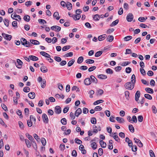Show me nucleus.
<instances>
[{"label":"nucleus","mask_w":157,"mask_h":157,"mask_svg":"<svg viewBox=\"0 0 157 157\" xmlns=\"http://www.w3.org/2000/svg\"><path fill=\"white\" fill-rule=\"evenodd\" d=\"M134 85H135L132 84L131 82H129L126 83L124 86L126 89L131 90L134 88Z\"/></svg>","instance_id":"1"},{"label":"nucleus","mask_w":157,"mask_h":157,"mask_svg":"<svg viewBox=\"0 0 157 157\" xmlns=\"http://www.w3.org/2000/svg\"><path fill=\"white\" fill-rule=\"evenodd\" d=\"M134 16L132 13H130L128 14L126 17V20L128 22H131L132 21Z\"/></svg>","instance_id":"2"},{"label":"nucleus","mask_w":157,"mask_h":157,"mask_svg":"<svg viewBox=\"0 0 157 157\" xmlns=\"http://www.w3.org/2000/svg\"><path fill=\"white\" fill-rule=\"evenodd\" d=\"M2 36L4 39L8 40H10L12 38V36L11 35L7 34L4 33H2Z\"/></svg>","instance_id":"3"},{"label":"nucleus","mask_w":157,"mask_h":157,"mask_svg":"<svg viewBox=\"0 0 157 157\" xmlns=\"http://www.w3.org/2000/svg\"><path fill=\"white\" fill-rule=\"evenodd\" d=\"M51 30L56 32H59L60 31L61 28L60 26L55 25L52 26L51 27Z\"/></svg>","instance_id":"4"},{"label":"nucleus","mask_w":157,"mask_h":157,"mask_svg":"<svg viewBox=\"0 0 157 157\" xmlns=\"http://www.w3.org/2000/svg\"><path fill=\"white\" fill-rule=\"evenodd\" d=\"M140 92L139 91H137L135 94V99L136 101L138 102V103H140V102H138L139 98L140 96Z\"/></svg>","instance_id":"5"},{"label":"nucleus","mask_w":157,"mask_h":157,"mask_svg":"<svg viewBox=\"0 0 157 157\" xmlns=\"http://www.w3.org/2000/svg\"><path fill=\"white\" fill-rule=\"evenodd\" d=\"M43 122L46 123H48V119L47 115L45 113L43 114L42 117Z\"/></svg>","instance_id":"6"},{"label":"nucleus","mask_w":157,"mask_h":157,"mask_svg":"<svg viewBox=\"0 0 157 157\" xmlns=\"http://www.w3.org/2000/svg\"><path fill=\"white\" fill-rule=\"evenodd\" d=\"M17 62L18 65L16 64V67L18 68H21L23 64L22 62L19 59H17Z\"/></svg>","instance_id":"7"},{"label":"nucleus","mask_w":157,"mask_h":157,"mask_svg":"<svg viewBox=\"0 0 157 157\" xmlns=\"http://www.w3.org/2000/svg\"><path fill=\"white\" fill-rule=\"evenodd\" d=\"M20 139L22 141H23L24 140V138H20ZM25 140V143L26 144L27 147L28 148L30 147L31 146V142H30L29 140L26 139L25 140Z\"/></svg>","instance_id":"8"},{"label":"nucleus","mask_w":157,"mask_h":157,"mask_svg":"<svg viewBox=\"0 0 157 157\" xmlns=\"http://www.w3.org/2000/svg\"><path fill=\"white\" fill-rule=\"evenodd\" d=\"M84 83L85 85L88 86L90 85L91 83V81L89 78H86L84 81Z\"/></svg>","instance_id":"9"},{"label":"nucleus","mask_w":157,"mask_h":157,"mask_svg":"<svg viewBox=\"0 0 157 157\" xmlns=\"http://www.w3.org/2000/svg\"><path fill=\"white\" fill-rule=\"evenodd\" d=\"M55 112L57 114H59L61 113V109L59 106H56L55 108Z\"/></svg>","instance_id":"10"},{"label":"nucleus","mask_w":157,"mask_h":157,"mask_svg":"<svg viewBox=\"0 0 157 157\" xmlns=\"http://www.w3.org/2000/svg\"><path fill=\"white\" fill-rule=\"evenodd\" d=\"M90 78L91 81V83L93 82L95 84H97V79L93 75H91L90 77Z\"/></svg>","instance_id":"11"},{"label":"nucleus","mask_w":157,"mask_h":157,"mask_svg":"<svg viewBox=\"0 0 157 157\" xmlns=\"http://www.w3.org/2000/svg\"><path fill=\"white\" fill-rule=\"evenodd\" d=\"M21 42L22 45L25 46L26 45H27V41L26 39L24 38H22L21 39Z\"/></svg>","instance_id":"12"},{"label":"nucleus","mask_w":157,"mask_h":157,"mask_svg":"<svg viewBox=\"0 0 157 157\" xmlns=\"http://www.w3.org/2000/svg\"><path fill=\"white\" fill-rule=\"evenodd\" d=\"M134 140L136 143L138 144V145L140 147H142L143 146V145L139 140L137 139L136 138H134Z\"/></svg>","instance_id":"13"},{"label":"nucleus","mask_w":157,"mask_h":157,"mask_svg":"<svg viewBox=\"0 0 157 157\" xmlns=\"http://www.w3.org/2000/svg\"><path fill=\"white\" fill-rule=\"evenodd\" d=\"M82 112V110L81 108H78L76 111L75 113V115L77 117H78V116Z\"/></svg>","instance_id":"14"},{"label":"nucleus","mask_w":157,"mask_h":157,"mask_svg":"<svg viewBox=\"0 0 157 157\" xmlns=\"http://www.w3.org/2000/svg\"><path fill=\"white\" fill-rule=\"evenodd\" d=\"M40 53L43 56H44L47 58H50L51 57L50 56L49 54L44 52H40Z\"/></svg>","instance_id":"15"},{"label":"nucleus","mask_w":157,"mask_h":157,"mask_svg":"<svg viewBox=\"0 0 157 157\" xmlns=\"http://www.w3.org/2000/svg\"><path fill=\"white\" fill-rule=\"evenodd\" d=\"M30 42L34 45H39L40 44V42L39 41L36 40H30Z\"/></svg>","instance_id":"16"},{"label":"nucleus","mask_w":157,"mask_h":157,"mask_svg":"<svg viewBox=\"0 0 157 157\" xmlns=\"http://www.w3.org/2000/svg\"><path fill=\"white\" fill-rule=\"evenodd\" d=\"M28 96L30 98L33 99L35 97V94L34 92H31L28 94Z\"/></svg>","instance_id":"17"},{"label":"nucleus","mask_w":157,"mask_h":157,"mask_svg":"<svg viewBox=\"0 0 157 157\" xmlns=\"http://www.w3.org/2000/svg\"><path fill=\"white\" fill-rule=\"evenodd\" d=\"M76 15H75L73 17V18L75 20H79L81 17V15L80 13H76Z\"/></svg>","instance_id":"18"},{"label":"nucleus","mask_w":157,"mask_h":157,"mask_svg":"<svg viewBox=\"0 0 157 157\" xmlns=\"http://www.w3.org/2000/svg\"><path fill=\"white\" fill-rule=\"evenodd\" d=\"M116 120L120 123H123L124 122V119L122 117H117L116 118Z\"/></svg>","instance_id":"19"},{"label":"nucleus","mask_w":157,"mask_h":157,"mask_svg":"<svg viewBox=\"0 0 157 157\" xmlns=\"http://www.w3.org/2000/svg\"><path fill=\"white\" fill-rule=\"evenodd\" d=\"M29 58H30V60L34 61H37L38 60V57L32 55L29 56Z\"/></svg>","instance_id":"20"},{"label":"nucleus","mask_w":157,"mask_h":157,"mask_svg":"<svg viewBox=\"0 0 157 157\" xmlns=\"http://www.w3.org/2000/svg\"><path fill=\"white\" fill-rule=\"evenodd\" d=\"M40 71L46 73L48 71V69L45 66H43L40 67Z\"/></svg>","instance_id":"21"},{"label":"nucleus","mask_w":157,"mask_h":157,"mask_svg":"<svg viewBox=\"0 0 157 157\" xmlns=\"http://www.w3.org/2000/svg\"><path fill=\"white\" fill-rule=\"evenodd\" d=\"M66 6L69 10H71L72 9V4L69 2H67Z\"/></svg>","instance_id":"22"},{"label":"nucleus","mask_w":157,"mask_h":157,"mask_svg":"<svg viewBox=\"0 0 157 157\" xmlns=\"http://www.w3.org/2000/svg\"><path fill=\"white\" fill-rule=\"evenodd\" d=\"M136 76L134 74H133L132 75L131 78V82L135 85V83L136 82Z\"/></svg>","instance_id":"23"},{"label":"nucleus","mask_w":157,"mask_h":157,"mask_svg":"<svg viewBox=\"0 0 157 157\" xmlns=\"http://www.w3.org/2000/svg\"><path fill=\"white\" fill-rule=\"evenodd\" d=\"M145 91L148 93L150 94H153L154 92L153 89L150 88H146L145 89Z\"/></svg>","instance_id":"24"},{"label":"nucleus","mask_w":157,"mask_h":157,"mask_svg":"<svg viewBox=\"0 0 157 157\" xmlns=\"http://www.w3.org/2000/svg\"><path fill=\"white\" fill-rule=\"evenodd\" d=\"M114 39L113 36L111 35H109L106 38V40L110 42H112Z\"/></svg>","instance_id":"25"},{"label":"nucleus","mask_w":157,"mask_h":157,"mask_svg":"<svg viewBox=\"0 0 157 157\" xmlns=\"http://www.w3.org/2000/svg\"><path fill=\"white\" fill-rule=\"evenodd\" d=\"M99 143L101 147L102 148H105L106 147V143L104 142L103 140H101L100 141Z\"/></svg>","instance_id":"26"},{"label":"nucleus","mask_w":157,"mask_h":157,"mask_svg":"<svg viewBox=\"0 0 157 157\" xmlns=\"http://www.w3.org/2000/svg\"><path fill=\"white\" fill-rule=\"evenodd\" d=\"M98 77L101 79H105L107 78V76L103 74L98 75Z\"/></svg>","instance_id":"27"},{"label":"nucleus","mask_w":157,"mask_h":157,"mask_svg":"<svg viewBox=\"0 0 157 157\" xmlns=\"http://www.w3.org/2000/svg\"><path fill=\"white\" fill-rule=\"evenodd\" d=\"M13 14H12L11 15V17L13 19H15L16 20H17V19H14V17H16L20 21L21 20V18L20 16L19 15H17L16 14H14L13 15V17H12Z\"/></svg>","instance_id":"28"},{"label":"nucleus","mask_w":157,"mask_h":157,"mask_svg":"<svg viewBox=\"0 0 157 157\" xmlns=\"http://www.w3.org/2000/svg\"><path fill=\"white\" fill-rule=\"evenodd\" d=\"M106 35L104 34L101 35H100L98 37V39L99 41L102 40L104 39H105V38L106 37Z\"/></svg>","instance_id":"29"},{"label":"nucleus","mask_w":157,"mask_h":157,"mask_svg":"<svg viewBox=\"0 0 157 157\" xmlns=\"http://www.w3.org/2000/svg\"><path fill=\"white\" fill-rule=\"evenodd\" d=\"M53 17H56V19L58 20L60 18V17L59 16V14L58 12H55L53 14Z\"/></svg>","instance_id":"30"},{"label":"nucleus","mask_w":157,"mask_h":157,"mask_svg":"<svg viewBox=\"0 0 157 157\" xmlns=\"http://www.w3.org/2000/svg\"><path fill=\"white\" fill-rule=\"evenodd\" d=\"M23 19L25 21H29L30 20V17L28 15L25 16Z\"/></svg>","instance_id":"31"},{"label":"nucleus","mask_w":157,"mask_h":157,"mask_svg":"<svg viewBox=\"0 0 157 157\" xmlns=\"http://www.w3.org/2000/svg\"><path fill=\"white\" fill-rule=\"evenodd\" d=\"M83 60V56H81L79 57L78 60L77 62L78 63L80 64L81 63Z\"/></svg>","instance_id":"32"},{"label":"nucleus","mask_w":157,"mask_h":157,"mask_svg":"<svg viewBox=\"0 0 157 157\" xmlns=\"http://www.w3.org/2000/svg\"><path fill=\"white\" fill-rule=\"evenodd\" d=\"M119 21V20L117 19L115 21H113L110 25V26H113L117 25Z\"/></svg>","instance_id":"33"},{"label":"nucleus","mask_w":157,"mask_h":157,"mask_svg":"<svg viewBox=\"0 0 157 157\" xmlns=\"http://www.w3.org/2000/svg\"><path fill=\"white\" fill-rule=\"evenodd\" d=\"M75 60L74 59H72L70 61L67 63L68 67L71 66L74 63Z\"/></svg>","instance_id":"34"},{"label":"nucleus","mask_w":157,"mask_h":157,"mask_svg":"<svg viewBox=\"0 0 157 157\" xmlns=\"http://www.w3.org/2000/svg\"><path fill=\"white\" fill-rule=\"evenodd\" d=\"M46 85V81L45 79H43L41 84V86L42 88H44Z\"/></svg>","instance_id":"35"},{"label":"nucleus","mask_w":157,"mask_h":157,"mask_svg":"<svg viewBox=\"0 0 157 157\" xmlns=\"http://www.w3.org/2000/svg\"><path fill=\"white\" fill-rule=\"evenodd\" d=\"M104 101V100H102V99L99 100H97V101H95L94 103L93 104L94 105H97V104H99V103H102Z\"/></svg>","instance_id":"36"},{"label":"nucleus","mask_w":157,"mask_h":157,"mask_svg":"<svg viewBox=\"0 0 157 157\" xmlns=\"http://www.w3.org/2000/svg\"><path fill=\"white\" fill-rule=\"evenodd\" d=\"M128 128L129 131L132 132H134V128L132 125H129L128 126Z\"/></svg>","instance_id":"37"},{"label":"nucleus","mask_w":157,"mask_h":157,"mask_svg":"<svg viewBox=\"0 0 157 157\" xmlns=\"http://www.w3.org/2000/svg\"><path fill=\"white\" fill-rule=\"evenodd\" d=\"M71 48V46L69 45H67L64 46L62 48L63 51H65Z\"/></svg>","instance_id":"38"},{"label":"nucleus","mask_w":157,"mask_h":157,"mask_svg":"<svg viewBox=\"0 0 157 157\" xmlns=\"http://www.w3.org/2000/svg\"><path fill=\"white\" fill-rule=\"evenodd\" d=\"M132 36H127L124 37V39L125 41H128L132 39Z\"/></svg>","instance_id":"39"},{"label":"nucleus","mask_w":157,"mask_h":157,"mask_svg":"<svg viewBox=\"0 0 157 157\" xmlns=\"http://www.w3.org/2000/svg\"><path fill=\"white\" fill-rule=\"evenodd\" d=\"M91 147L93 149H95L97 148V145L95 142H93L91 144Z\"/></svg>","instance_id":"40"},{"label":"nucleus","mask_w":157,"mask_h":157,"mask_svg":"<svg viewBox=\"0 0 157 157\" xmlns=\"http://www.w3.org/2000/svg\"><path fill=\"white\" fill-rule=\"evenodd\" d=\"M3 22L5 25L7 27H8L9 25V21L8 19H4L3 20Z\"/></svg>","instance_id":"41"},{"label":"nucleus","mask_w":157,"mask_h":157,"mask_svg":"<svg viewBox=\"0 0 157 157\" xmlns=\"http://www.w3.org/2000/svg\"><path fill=\"white\" fill-rule=\"evenodd\" d=\"M100 17L99 15L98 14L94 15L93 17L94 19L96 21H98Z\"/></svg>","instance_id":"42"},{"label":"nucleus","mask_w":157,"mask_h":157,"mask_svg":"<svg viewBox=\"0 0 157 157\" xmlns=\"http://www.w3.org/2000/svg\"><path fill=\"white\" fill-rule=\"evenodd\" d=\"M94 61L93 59H87L86 60V62L87 63L92 64L94 63Z\"/></svg>","instance_id":"43"},{"label":"nucleus","mask_w":157,"mask_h":157,"mask_svg":"<svg viewBox=\"0 0 157 157\" xmlns=\"http://www.w3.org/2000/svg\"><path fill=\"white\" fill-rule=\"evenodd\" d=\"M125 97L127 100H128L129 98V93L128 91H126L124 92Z\"/></svg>","instance_id":"44"},{"label":"nucleus","mask_w":157,"mask_h":157,"mask_svg":"<svg viewBox=\"0 0 157 157\" xmlns=\"http://www.w3.org/2000/svg\"><path fill=\"white\" fill-rule=\"evenodd\" d=\"M102 52L101 51H99L95 54V56L96 57H98L100 56L102 54Z\"/></svg>","instance_id":"45"},{"label":"nucleus","mask_w":157,"mask_h":157,"mask_svg":"<svg viewBox=\"0 0 157 157\" xmlns=\"http://www.w3.org/2000/svg\"><path fill=\"white\" fill-rule=\"evenodd\" d=\"M144 96L145 98L149 100H151L152 98L151 96L148 94H144Z\"/></svg>","instance_id":"46"},{"label":"nucleus","mask_w":157,"mask_h":157,"mask_svg":"<svg viewBox=\"0 0 157 157\" xmlns=\"http://www.w3.org/2000/svg\"><path fill=\"white\" fill-rule=\"evenodd\" d=\"M61 123L64 125H65L67 124V120L65 118H63L61 120Z\"/></svg>","instance_id":"47"},{"label":"nucleus","mask_w":157,"mask_h":157,"mask_svg":"<svg viewBox=\"0 0 157 157\" xmlns=\"http://www.w3.org/2000/svg\"><path fill=\"white\" fill-rule=\"evenodd\" d=\"M73 54L72 52H70L66 54L64 56L66 57H71L73 56Z\"/></svg>","instance_id":"48"},{"label":"nucleus","mask_w":157,"mask_h":157,"mask_svg":"<svg viewBox=\"0 0 157 157\" xmlns=\"http://www.w3.org/2000/svg\"><path fill=\"white\" fill-rule=\"evenodd\" d=\"M140 71L142 75L144 76L146 75V72L143 68H140Z\"/></svg>","instance_id":"49"},{"label":"nucleus","mask_w":157,"mask_h":157,"mask_svg":"<svg viewBox=\"0 0 157 157\" xmlns=\"http://www.w3.org/2000/svg\"><path fill=\"white\" fill-rule=\"evenodd\" d=\"M130 63V62L128 61H125L121 64V65L122 66H125Z\"/></svg>","instance_id":"50"},{"label":"nucleus","mask_w":157,"mask_h":157,"mask_svg":"<svg viewBox=\"0 0 157 157\" xmlns=\"http://www.w3.org/2000/svg\"><path fill=\"white\" fill-rule=\"evenodd\" d=\"M106 72L108 74H112L113 73V71L111 69L108 68L106 70Z\"/></svg>","instance_id":"51"},{"label":"nucleus","mask_w":157,"mask_h":157,"mask_svg":"<svg viewBox=\"0 0 157 157\" xmlns=\"http://www.w3.org/2000/svg\"><path fill=\"white\" fill-rule=\"evenodd\" d=\"M91 122L93 124H96V119L95 117H92L91 119Z\"/></svg>","instance_id":"52"},{"label":"nucleus","mask_w":157,"mask_h":157,"mask_svg":"<svg viewBox=\"0 0 157 157\" xmlns=\"http://www.w3.org/2000/svg\"><path fill=\"white\" fill-rule=\"evenodd\" d=\"M152 112L153 113L155 114L156 113L157 111V109L155 106L154 105H152Z\"/></svg>","instance_id":"53"},{"label":"nucleus","mask_w":157,"mask_h":157,"mask_svg":"<svg viewBox=\"0 0 157 157\" xmlns=\"http://www.w3.org/2000/svg\"><path fill=\"white\" fill-rule=\"evenodd\" d=\"M147 17L146 18V19H145V18L143 17H140L139 18H138V20L140 22H144L146 20V19H147Z\"/></svg>","instance_id":"54"},{"label":"nucleus","mask_w":157,"mask_h":157,"mask_svg":"<svg viewBox=\"0 0 157 157\" xmlns=\"http://www.w3.org/2000/svg\"><path fill=\"white\" fill-rule=\"evenodd\" d=\"M41 140L42 145L43 146L45 145L46 143V141L45 139V138H42Z\"/></svg>","instance_id":"55"},{"label":"nucleus","mask_w":157,"mask_h":157,"mask_svg":"<svg viewBox=\"0 0 157 157\" xmlns=\"http://www.w3.org/2000/svg\"><path fill=\"white\" fill-rule=\"evenodd\" d=\"M132 71V69L130 67H127L125 69V72L127 73H129Z\"/></svg>","instance_id":"56"},{"label":"nucleus","mask_w":157,"mask_h":157,"mask_svg":"<svg viewBox=\"0 0 157 157\" xmlns=\"http://www.w3.org/2000/svg\"><path fill=\"white\" fill-rule=\"evenodd\" d=\"M149 153L151 157H155V154L152 150H150Z\"/></svg>","instance_id":"57"},{"label":"nucleus","mask_w":157,"mask_h":157,"mask_svg":"<svg viewBox=\"0 0 157 157\" xmlns=\"http://www.w3.org/2000/svg\"><path fill=\"white\" fill-rule=\"evenodd\" d=\"M96 68V66H92V67H90L88 69V71L89 72H91V71H93L94 70H95Z\"/></svg>","instance_id":"58"},{"label":"nucleus","mask_w":157,"mask_h":157,"mask_svg":"<svg viewBox=\"0 0 157 157\" xmlns=\"http://www.w3.org/2000/svg\"><path fill=\"white\" fill-rule=\"evenodd\" d=\"M54 59L56 61H57V62H60L61 60V58L59 56H55Z\"/></svg>","instance_id":"59"},{"label":"nucleus","mask_w":157,"mask_h":157,"mask_svg":"<svg viewBox=\"0 0 157 157\" xmlns=\"http://www.w3.org/2000/svg\"><path fill=\"white\" fill-rule=\"evenodd\" d=\"M87 67L85 66H81L79 69L81 70H86L87 69Z\"/></svg>","instance_id":"60"},{"label":"nucleus","mask_w":157,"mask_h":157,"mask_svg":"<svg viewBox=\"0 0 157 157\" xmlns=\"http://www.w3.org/2000/svg\"><path fill=\"white\" fill-rule=\"evenodd\" d=\"M30 91V88L28 87H25L23 89V91L25 92H28Z\"/></svg>","instance_id":"61"},{"label":"nucleus","mask_w":157,"mask_h":157,"mask_svg":"<svg viewBox=\"0 0 157 157\" xmlns=\"http://www.w3.org/2000/svg\"><path fill=\"white\" fill-rule=\"evenodd\" d=\"M98 153L99 155L100 156H101L103 153V150L101 148H99L98 151Z\"/></svg>","instance_id":"62"},{"label":"nucleus","mask_w":157,"mask_h":157,"mask_svg":"<svg viewBox=\"0 0 157 157\" xmlns=\"http://www.w3.org/2000/svg\"><path fill=\"white\" fill-rule=\"evenodd\" d=\"M114 29L112 28L108 29L106 32L107 34H110L114 31Z\"/></svg>","instance_id":"63"},{"label":"nucleus","mask_w":157,"mask_h":157,"mask_svg":"<svg viewBox=\"0 0 157 157\" xmlns=\"http://www.w3.org/2000/svg\"><path fill=\"white\" fill-rule=\"evenodd\" d=\"M121 69L122 67L120 66H117L115 68V70L117 72L119 71Z\"/></svg>","instance_id":"64"}]
</instances>
